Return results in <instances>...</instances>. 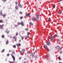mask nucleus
Wrapping results in <instances>:
<instances>
[{"label":"nucleus","instance_id":"nucleus-1","mask_svg":"<svg viewBox=\"0 0 63 63\" xmlns=\"http://www.w3.org/2000/svg\"><path fill=\"white\" fill-rule=\"evenodd\" d=\"M11 55L12 56V58L13 59V60L14 61H15V56L13 55L12 54H11Z\"/></svg>","mask_w":63,"mask_h":63},{"label":"nucleus","instance_id":"nucleus-2","mask_svg":"<svg viewBox=\"0 0 63 63\" xmlns=\"http://www.w3.org/2000/svg\"><path fill=\"white\" fill-rule=\"evenodd\" d=\"M36 16L37 18H38V19H39V17H40L41 16V15H40L38 14L36 15Z\"/></svg>","mask_w":63,"mask_h":63},{"label":"nucleus","instance_id":"nucleus-3","mask_svg":"<svg viewBox=\"0 0 63 63\" xmlns=\"http://www.w3.org/2000/svg\"><path fill=\"white\" fill-rule=\"evenodd\" d=\"M56 48L57 49H58V50H60V49H61V47L58 46H57Z\"/></svg>","mask_w":63,"mask_h":63},{"label":"nucleus","instance_id":"nucleus-4","mask_svg":"<svg viewBox=\"0 0 63 63\" xmlns=\"http://www.w3.org/2000/svg\"><path fill=\"white\" fill-rule=\"evenodd\" d=\"M32 19L33 21H36V20H37V18L35 17H34V18L32 17Z\"/></svg>","mask_w":63,"mask_h":63},{"label":"nucleus","instance_id":"nucleus-5","mask_svg":"<svg viewBox=\"0 0 63 63\" xmlns=\"http://www.w3.org/2000/svg\"><path fill=\"white\" fill-rule=\"evenodd\" d=\"M3 26H4V24H2V25H0V28L1 29H2Z\"/></svg>","mask_w":63,"mask_h":63},{"label":"nucleus","instance_id":"nucleus-6","mask_svg":"<svg viewBox=\"0 0 63 63\" xmlns=\"http://www.w3.org/2000/svg\"><path fill=\"white\" fill-rule=\"evenodd\" d=\"M20 24L22 26H24V23L23 22V21H22L20 23Z\"/></svg>","mask_w":63,"mask_h":63},{"label":"nucleus","instance_id":"nucleus-7","mask_svg":"<svg viewBox=\"0 0 63 63\" xmlns=\"http://www.w3.org/2000/svg\"><path fill=\"white\" fill-rule=\"evenodd\" d=\"M2 10H0V15L1 16H2L3 15V13H2Z\"/></svg>","mask_w":63,"mask_h":63},{"label":"nucleus","instance_id":"nucleus-8","mask_svg":"<svg viewBox=\"0 0 63 63\" xmlns=\"http://www.w3.org/2000/svg\"><path fill=\"white\" fill-rule=\"evenodd\" d=\"M30 16V14H29V13H28V14H27L26 15V17H28L29 16Z\"/></svg>","mask_w":63,"mask_h":63},{"label":"nucleus","instance_id":"nucleus-9","mask_svg":"<svg viewBox=\"0 0 63 63\" xmlns=\"http://www.w3.org/2000/svg\"><path fill=\"white\" fill-rule=\"evenodd\" d=\"M18 6H19V7H21V8L22 7V5L20 4H18Z\"/></svg>","mask_w":63,"mask_h":63},{"label":"nucleus","instance_id":"nucleus-10","mask_svg":"<svg viewBox=\"0 0 63 63\" xmlns=\"http://www.w3.org/2000/svg\"><path fill=\"white\" fill-rule=\"evenodd\" d=\"M47 45L48 46H49V45H50V42H48L47 43Z\"/></svg>","mask_w":63,"mask_h":63},{"label":"nucleus","instance_id":"nucleus-11","mask_svg":"<svg viewBox=\"0 0 63 63\" xmlns=\"http://www.w3.org/2000/svg\"><path fill=\"white\" fill-rule=\"evenodd\" d=\"M16 46H17V47H19V46H21V44H20L19 43L18 44H17Z\"/></svg>","mask_w":63,"mask_h":63},{"label":"nucleus","instance_id":"nucleus-12","mask_svg":"<svg viewBox=\"0 0 63 63\" xmlns=\"http://www.w3.org/2000/svg\"><path fill=\"white\" fill-rule=\"evenodd\" d=\"M13 38L15 40H16V36H14L13 37Z\"/></svg>","mask_w":63,"mask_h":63},{"label":"nucleus","instance_id":"nucleus-13","mask_svg":"<svg viewBox=\"0 0 63 63\" xmlns=\"http://www.w3.org/2000/svg\"><path fill=\"white\" fill-rule=\"evenodd\" d=\"M53 38H52V37H51L50 38V41H51V42H52V40H53Z\"/></svg>","mask_w":63,"mask_h":63},{"label":"nucleus","instance_id":"nucleus-14","mask_svg":"<svg viewBox=\"0 0 63 63\" xmlns=\"http://www.w3.org/2000/svg\"><path fill=\"white\" fill-rule=\"evenodd\" d=\"M6 16V14H4L3 15L2 14V16H3V18H4V17H5V16Z\"/></svg>","mask_w":63,"mask_h":63},{"label":"nucleus","instance_id":"nucleus-15","mask_svg":"<svg viewBox=\"0 0 63 63\" xmlns=\"http://www.w3.org/2000/svg\"><path fill=\"white\" fill-rule=\"evenodd\" d=\"M6 33H7V34H9V32H10V31H8L7 30L6 31Z\"/></svg>","mask_w":63,"mask_h":63},{"label":"nucleus","instance_id":"nucleus-16","mask_svg":"<svg viewBox=\"0 0 63 63\" xmlns=\"http://www.w3.org/2000/svg\"><path fill=\"white\" fill-rule=\"evenodd\" d=\"M15 9L16 10H18V6H16L15 7Z\"/></svg>","mask_w":63,"mask_h":63},{"label":"nucleus","instance_id":"nucleus-17","mask_svg":"<svg viewBox=\"0 0 63 63\" xmlns=\"http://www.w3.org/2000/svg\"><path fill=\"white\" fill-rule=\"evenodd\" d=\"M46 49H47V51H49V49L48 48V47H47Z\"/></svg>","mask_w":63,"mask_h":63},{"label":"nucleus","instance_id":"nucleus-18","mask_svg":"<svg viewBox=\"0 0 63 63\" xmlns=\"http://www.w3.org/2000/svg\"><path fill=\"white\" fill-rule=\"evenodd\" d=\"M62 13V11H60L58 12V14H61Z\"/></svg>","mask_w":63,"mask_h":63},{"label":"nucleus","instance_id":"nucleus-19","mask_svg":"<svg viewBox=\"0 0 63 63\" xmlns=\"http://www.w3.org/2000/svg\"><path fill=\"white\" fill-rule=\"evenodd\" d=\"M22 51L23 52H24V51H25V50L24 49H22Z\"/></svg>","mask_w":63,"mask_h":63},{"label":"nucleus","instance_id":"nucleus-20","mask_svg":"<svg viewBox=\"0 0 63 63\" xmlns=\"http://www.w3.org/2000/svg\"><path fill=\"white\" fill-rule=\"evenodd\" d=\"M47 45H45V46H43L44 48H47Z\"/></svg>","mask_w":63,"mask_h":63},{"label":"nucleus","instance_id":"nucleus-21","mask_svg":"<svg viewBox=\"0 0 63 63\" xmlns=\"http://www.w3.org/2000/svg\"><path fill=\"white\" fill-rule=\"evenodd\" d=\"M29 25H32V26L33 25L32 23L31 22L29 24Z\"/></svg>","mask_w":63,"mask_h":63},{"label":"nucleus","instance_id":"nucleus-22","mask_svg":"<svg viewBox=\"0 0 63 63\" xmlns=\"http://www.w3.org/2000/svg\"><path fill=\"white\" fill-rule=\"evenodd\" d=\"M16 36H17L18 35V32H17L16 33Z\"/></svg>","mask_w":63,"mask_h":63},{"label":"nucleus","instance_id":"nucleus-23","mask_svg":"<svg viewBox=\"0 0 63 63\" xmlns=\"http://www.w3.org/2000/svg\"><path fill=\"white\" fill-rule=\"evenodd\" d=\"M9 44V41L8 40H7L6 42V45H7V44Z\"/></svg>","mask_w":63,"mask_h":63},{"label":"nucleus","instance_id":"nucleus-24","mask_svg":"<svg viewBox=\"0 0 63 63\" xmlns=\"http://www.w3.org/2000/svg\"><path fill=\"white\" fill-rule=\"evenodd\" d=\"M1 37L2 38H4V37H5V36H4V35H2Z\"/></svg>","mask_w":63,"mask_h":63},{"label":"nucleus","instance_id":"nucleus-25","mask_svg":"<svg viewBox=\"0 0 63 63\" xmlns=\"http://www.w3.org/2000/svg\"><path fill=\"white\" fill-rule=\"evenodd\" d=\"M3 20H0V23H2Z\"/></svg>","mask_w":63,"mask_h":63},{"label":"nucleus","instance_id":"nucleus-26","mask_svg":"<svg viewBox=\"0 0 63 63\" xmlns=\"http://www.w3.org/2000/svg\"><path fill=\"white\" fill-rule=\"evenodd\" d=\"M20 23L19 22H18L17 24V25H20Z\"/></svg>","mask_w":63,"mask_h":63},{"label":"nucleus","instance_id":"nucleus-27","mask_svg":"<svg viewBox=\"0 0 63 63\" xmlns=\"http://www.w3.org/2000/svg\"><path fill=\"white\" fill-rule=\"evenodd\" d=\"M30 37V36L29 35H28V36H27L26 37V38L27 39V38H29Z\"/></svg>","mask_w":63,"mask_h":63},{"label":"nucleus","instance_id":"nucleus-28","mask_svg":"<svg viewBox=\"0 0 63 63\" xmlns=\"http://www.w3.org/2000/svg\"><path fill=\"white\" fill-rule=\"evenodd\" d=\"M4 51H5V49H3L1 51V52H4Z\"/></svg>","mask_w":63,"mask_h":63},{"label":"nucleus","instance_id":"nucleus-29","mask_svg":"<svg viewBox=\"0 0 63 63\" xmlns=\"http://www.w3.org/2000/svg\"><path fill=\"white\" fill-rule=\"evenodd\" d=\"M13 47H14V48H16V45H14L13 46Z\"/></svg>","mask_w":63,"mask_h":63},{"label":"nucleus","instance_id":"nucleus-30","mask_svg":"<svg viewBox=\"0 0 63 63\" xmlns=\"http://www.w3.org/2000/svg\"><path fill=\"white\" fill-rule=\"evenodd\" d=\"M20 54H21V55H23V53L22 52L20 51Z\"/></svg>","mask_w":63,"mask_h":63},{"label":"nucleus","instance_id":"nucleus-31","mask_svg":"<svg viewBox=\"0 0 63 63\" xmlns=\"http://www.w3.org/2000/svg\"><path fill=\"white\" fill-rule=\"evenodd\" d=\"M2 2H6L7 0H2Z\"/></svg>","mask_w":63,"mask_h":63},{"label":"nucleus","instance_id":"nucleus-32","mask_svg":"<svg viewBox=\"0 0 63 63\" xmlns=\"http://www.w3.org/2000/svg\"><path fill=\"white\" fill-rule=\"evenodd\" d=\"M31 55L32 56H34V55L33 54V53H32L31 54Z\"/></svg>","mask_w":63,"mask_h":63},{"label":"nucleus","instance_id":"nucleus-33","mask_svg":"<svg viewBox=\"0 0 63 63\" xmlns=\"http://www.w3.org/2000/svg\"><path fill=\"white\" fill-rule=\"evenodd\" d=\"M29 34H30V32H28L27 33V35H29Z\"/></svg>","mask_w":63,"mask_h":63},{"label":"nucleus","instance_id":"nucleus-34","mask_svg":"<svg viewBox=\"0 0 63 63\" xmlns=\"http://www.w3.org/2000/svg\"><path fill=\"white\" fill-rule=\"evenodd\" d=\"M19 14H20V15H21V14H22V12L21 11L20 12H19Z\"/></svg>","mask_w":63,"mask_h":63},{"label":"nucleus","instance_id":"nucleus-35","mask_svg":"<svg viewBox=\"0 0 63 63\" xmlns=\"http://www.w3.org/2000/svg\"><path fill=\"white\" fill-rule=\"evenodd\" d=\"M29 30L27 28H26V29H25V30H26V31H28Z\"/></svg>","mask_w":63,"mask_h":63},{"label":"nucleus","instance_id":"nucleus-36","mask_svg":"<svg viewBox=\"0 0 63 63\" xmlns=\"http://www.w3.org/2000/svg\"><path fill=\"white\" fill-rule=\"evenodd\" d=\"M12 54H15V53L14 51H13V52H12Z\"/></svg>","mask_w":63,"mask_h":63},{"label":"nucleus","instance_id":"nucleus-37","mask_svg":"<svg viewBox=\"0 0 63 63\" xmlns=\"http://www.w3.org/2000/svg\"><path fill=\"white\" fill-rule=\"evenodd\" d=\"M55 5H54L53 6V8H55Z\"/></svg>","mask_w":63,"mask_h":63},{"label":"nucleus","instance_id":"nucleus-38","mask_svg":"<svg viewBox=\"0 0 63 63\" xmlns=\"http://www.w3.org/2000/svg\"><path fill=\"white\" fill-rule=\"evenodd\" d=\"M9 63H14V62H10Z\"/></svg>","mask_w":63,"mask_h":63},{"label":"nucleus","instance_id":"nucleus-39","mask_svg":"<svg viewBox=\"0 0 63 63\" xmlns=\"http://www.w3.org/2000/svg\"><path fill=\"white\" fill-rule=\"evenodd\" d=\"M23 18V16H21L20 17V18L21 19H22Z\"/></svg>","mask_w":63,"mask_h":63},{"label":"nucleus","instance_id":"nucleus-40","mask_svg":"<svg viewBox=\"0 0 63 63\" xmlns=\"http://www.w3.org/2000/svg\"><path fill=\"white\" fill-rule=\"evenodd\" d=\"M54 36L55 37H57V35L55 34L54 35Z\"/></svg>","mask_w":63,"mask_h":63},{"label":"nucleus","instance_id":"nucleus-41","mask_svg":"<svg viewBox=\"0 0 63 63\" xmlns=\"http://www.w3.org/2000/svg\"><path fill=\"white\" fill-rule=\"evenodd\" d=\"M58 59H59V60H60V56L58 57Z\"/></svg>","mask_w":63,"mask_h":63},{"label":"nucleus","instance_id":"nucleus-42","mask_svg":"<svg viewBox=\"0 0 63 63\" xmlns=\"http://www.w3.org/2000/svg\"><path fill=\"white\" fill-rule=\"evenodd\" d=\"M27 53H28V54H29V51H27Z\"/></svg>","mask_w":63,"mask_h":63},{"label":"nucleus","instance_id":"nucleus-43","mask_svg":"<svg viewBox=\"0 0 63 63\" xmlns=\"http://www.w3.org/2000/svg\"><path fill=\"white\" fill-rule=\"evenodd\" d=\"M9 55H10V54H7V56H9Z\"/></svg>","mask_w":63,"mask_h":63},{"label":"nucleus","instance_id":"nucleus-44","mask_svg":"<svg viewBox=\"0 0 63 63\" xmlns=\"http://www.w3.org/2000/svg\"><path fill=\"white\" fill-rule=\"evenodd\" d=\"M60 53L61 54H62V51H60Z\"/></svg>","mask_w":63,"mask_h":63},{"label":"nucleus","instance_id":"nucleus-45","mask_svg":"<svg viewBox=\"0 0 63 63\" xmlns=\"http://www.w3.org/2000/svg\"><path fill=\"white\" fill-rule=\"evenodd\" d=\"M15 26V27H17V25H14Z\"/></svg>","mask_w":63,"mask_h":63},{"label":"nucleus","instance_id":"nucleus-46","mask_svg":"<svg viewBox=\"0 0 63 63\" xmlns=\"http://www.w3.org/2000/svg\"><path fill=\"white\" fill-rule=\"evenodd\" d=\"M21 59V57H20L19 58V60H20Z\"/></svg>","mask_w":63,"mask_h":63},{"label":"nucleus","instance_id":"nucleus-47","mask_svg":"<svg viewBox=\"0 0 63 63\" xmlns=\"http://www.w3.org/2000/svg\"><path fill=\"white\" fill-rule=\"evenodd\" d=\"M24 38H23V37H22L21 39L22 40H23V39Z\"/></svg>","mask_w":63,"mask_h":63},{"label":"nucleus","instance_id":"nucleus-48","mask_svg":"<svg viewBox=\"0 0 63 63\" xmlns=\"http://www.w3.org/2000/svg\"><path fill=\"white\" fill-rule=\"evenodd\" d=\"M12 51V50H9V52H11V51Z\"/></svg>","mask_w":63,"mask_h":63},{"label":"nucleus","instance_id":"nucleus-49","mask_svg":"<svg viewBox=\"0 0 63 63\" xmlns=\"http://www.w3.org/2000/svg\"><path fill=\"white\" fill-rule=\"evenodd\" d=\"M50 36L51 37H52V35H51Z\"/></svg>","mask_w":63,"mask_h":63},{"label":"nucleus","instance_id":"nucleus-50","mask_svg":"<svg viewBox=\"0 0 63 63\" xmlns=\"http://www.w3.org/2000/svg\"><path fill=\"white\" fill-rule=\"evenodd\" d=\"M59 1H62V0H59Z\"/></svg>","mask_w":63,"mask_h":63},{"label":"nucleus","instance_id":"nucleus-51","mask_svg":"<svg viewBox=\"0 0 63 63\" xmlns=\"http://www.w3.org/2000/svg\"><path fill=\"white\" fill-rule=\"evenodd\" d=\"M48 20L49 21H50V19H48Z\"/></svg>","mask_w":63,"mask_h":63},{"label":"nucleus","instance_id":"nucleus-52","mask_svg":"<svg viewBox=\"0 0 63 63\" xmlns=\"http://www.w3.org/2000/svg\"><path fill=\"white\" fill-rule=\"evenodd\" d=\"M19 42H21V40H19Z\"/></svg>","mask_w":63,"mask_h":63},{"label":"nucleus","instance_id":"nucleus-53","mask_svg":"<svg viewBox=\"0 0 63 63\" xmlns=\"http://www.w3.org/2000/svg\"><path fill=\"white\" fill-rule=\"evenodd\" d=\"M36 31L37 32L38 31V30H37Z\"/></svg>","mask_w":63,"mask_h":63},{"label":"nucleus","instance_id":"nucleus-54","mask_svg":"<svg viewBox=\"0 0 63 63\" xmlns=\"http://www.w3.org/2000/svg\"><path fill=\"white\" fill-rule=\"evenodd\" d=\"M16 4H17V2H16Z\"/></svg>","mask_w":63,"mask_h":63},{"label":"nucleus","instance_id":"nucleus-55","mask_svg":"<svg viewBox=\"0 0 63 63\" xmlns=\"http://www.w3.org/2000/svg\"><path fill=\"white\" fill-rule=\"evenodd\" d=\"M59 63H62V62H59Z\"/></svg>","mask_w":63,"mask_h":63},{"label":"nucleus","instance_id":"nucleus-56","mask_svg":"<svg viewBox=\"0 0 63 63\" xmlns=\"http://www.w3.org/2000/svg\"><path fill=\"white\" fill-rule=\"evenodd\" d=\"M23 63H26V62H25Z\"/></svg>","mask_w":63,"mask_h":63},{"label":"nucleus","instance_id":"nucleus-57","mask_svg":"<svg viewBox=\"0 0 63 63\" xmlns=\"http://www.w3.org/2000/svg\"><path fill=\"white\" fill-rule=\"evenodd\" d=\"M63 7L62 6L61 7V9H62V8Z\"/></svg>","mask_w":63,"mask_h":63},{"label":"nucleus","instance_id":"nucleus-58","mask_svg":"<svg viewBox=\"0 0 63 63\" xmlns=\"http://www.w3.org/2000/svg\"><path fill=\"white\" fill-rule=\"evenodd\" d=\"M24 59H25V60H26V58H24Z\"/></svg>","mask_w":63,"mask_h":63},{"label":"nucleus","instance_id":"nucleus-59","mask_svg":"<svg viewBox=\"0 0 63 63\" xmlns=\"http://www.w3.org/2000/svg\"><path fill=\"white\" fill-rule=\"evenodd\" d=\"M15 41H16V40H15Z\"/></svg>","mask_w":63,"mask_h":63},{"label":"nucleus","instance_id":"nucleus-60","mask_svg":"<svg viewBox=\"0 0 63 63\" xmlns=\"http://www.w3.org/2000/svg\"><path fill=\"white\" fill-rule=\"evenodd\" d=\"M52 52L51 53V54H52Z\"/></svg>","mask_w":63,"mask_h":63},{"label":"nucleus","instance_id":"nucleus-61","mask_svg":"<svg viewBox=\"0 0 63 63\" xmlns=\"http://www.w3.org/2000/svg\"><path fill=\"white\" fill-rule=\"evenodd\" d=\"M58 41V42H60V40H59V41Z\"/></svg>","mask_w":63,"mask_h":63},{"label":"nucleus","instance_id":"nucleus-62","mask_svg":"<svg viewBox=\"0 0 63 63\" xmlns=\"http://www.w3.org/2000/svg\"><path fill=\"white\" fill-rule=\"evenodd\" d=\"M58 28H57V29H58Z\"/></svg>","mask_w":63,"mask_h":63},{"label":"nucleus","instance_id":"nucleus-63","mask_svg":"<svg viewBox=\"0 0 63 63\" xmlns=\"http://www.w3.org/2000/svg\"><path fill=\"white\" fill-rule=\"evenodd\" d=\"M13 43H14V42L13 41Z\"/></svg>","mask_w":63,"mask_h":63},{"label":"nucleus","instance_id":"nucleus-64","mask_svg":"<svg viewBox=\"0 0 63 63\" xmlns=\"http://www.w3.org/2000/svg\"><path fill=\"white\" fill-rule=\"evenodd\" d=\"M1 7V6L0 5V7Z\"/></svg>","mask_w":63,"mask_h":63}]
</instances>
